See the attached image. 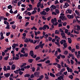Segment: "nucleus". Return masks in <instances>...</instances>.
<instances>
[{
  "label": "nucleus",
  "mask_w": 80,
  "mask_h": 80,
  "mask_svg": "<svg viewBox=\"0 0 80 80\" xmlns=\"http://www.w3.org/2000/svg\"><path fill=\"white\" fill-rule=\"evenodd\" d=\"M40 74V72H35L34 73V76L35 77H37L38 78V77H39V75Z\"/></svg>",
  "instance_id": "7ed1b4c3"
},
{
  "label": "nucleus",
  "mask_w": 80,
  "mask_h": 80,
  "mask_svg": "<svg viewBox=\"0 0 80 80\" xmlns=\"http://www.w3.org/2000/svg\"><path fill=\"white\" fill-rule=\"evenodd\" d=\"M12 47L13 48H16V46H15V43H14L12 46Z\"/></svg>",
  "instance_id": "c9c22d12"
},
{
  "label": "nucleus",
  "mask_w": 80,
  "mask_h": 80,
  "mask_svg": "<svg viewBox=\"0 0 80 80\" xmlns=\"http://www.w3.org/2000/svg\"><path fill=\"white\" fill-rule=\"evenodd\" d=\"M30 77V74H26L24 75L25 78H26V77Z\"/></svg>",
  "instance_id": "f3484780"
},
{
  "label": "nucleus",
  "mask_w": 80,
  "mask_h": 80,
  "mask_svg": "<svg viewBox=\"0 0 80 80\" xmlns=\"http://www.w3.org/2000/svg\"><path fill=\"white\" fill-rule=\"evenodd\" d=\"M4 75L6 77H9L10 75V73H7L6 74L4 73Z\"/></svg>",
  "instance_id": "f8f14e48"
},
{
  "label": "nucleus",
  "mask_w": 80,
  "mask_h": 80,
  "mask_svg": "<svg viewBox=\"0 0 80 80\" xmlns=\"http://www.w3.org/2000/svg\"><path fill=\"white\" fill-rule=\"evenodd\" d=\"M74 33H76V34H79V32L76 31V30L74 31Z\"/></svg>",
  "instance_id": "13d9d810"
},
{
  "label": "nucleus",
  "mask_w": 80,
  "mask_h": 80,
  "mask_svg": "<svg viewBox=\"0 0 80 80\" xmlns=\"http://www.w3.org/2000/svg\"><path fill=\"white\" fill-rule=\"evenodd\" d=\"M15 23V21H12L10 23V25H12L13 24H14Z\"/></svg>",
  "instance_id": "0e129e2a"
},
{
  "label": "nucleus",
  "mask_w": 80,
  "mask_h": 80,
  "mask_svg": "<svg viewBox=\"0 0 80 80\" xmlns=\"http://www.w3.org/2000/svg\"><path fill=\"white\" fill-rule=\"evenodd\" d=\"M50 8H52L53 10H55V9H56V6L54 5H52L50 7Z\"/></svg>",
  "instance_id": "4468645a"
},
{
  "label": "nucleus",
  "mask_w": 80,
  "mask_h": 80,
  "mask_svg": "<svg viewBox=\"0 0 80 80\" xmlns=\"http://www.w3.org/2000/svg\"><path fill=\"white\" fill-rule=\"evenodd\" d=\"M62 25L63 26H66L67 25V22H65L63 23Z\"/></svg>",
  "instance_id": "bf43d9fd"
},
{
  "label": "nucleus",
  "mask_w": 80,
  "mask_h": 80,
  "mask_svg": "<svg viewBox=\"0 0 80 80\" xmlns=\"http://www.w3.org/2000/svg\"><path fill=\"white\" fill-rule=\"evenodd\" d=\"M66 40H61V41H60V43L61 45H63L64 48H65L67 47V43L66 42ZM63 43L64 44H63Z\"/></svg>",
  "instance_id": "f257e3e1"
},
{
  "label": "nucleus",
  "mask_w": 80,
  "mask_h": 80,
  "mask_svg": "<svg viewBox=\"0 0 80 80\" xmlns=\"http://www.w3.org/2000/svg\"><path fill=\"white\" fill-rule=\"evenodd\" d=\"M4 23L5 25H8V24H9V23L6 21H4Z\"/></svg>",
  "instance_id": "c85d7f7f"
},
{
  "label": "nucleus",
  "mask_w": 80,
  "mask_h": 80,
  "mask_svg": "<svg viewBox=\"0 0 80 80\" xmlns=\"http://www.w3.org/2000/svg\"><path fill=\"white\" fill-rule=\"evenodd\" d=\"M40 5H41V2H39L38 3V5H37V7H38H38H40Z\"/></svg>",
  "instance_id": "4be33fe9"
},
{
  "label": "nucleus",
  "mask_w": 80,
  "mask_h": 80,
  "mask_svg": "<svg viewBox=\"0 0 80 80\" xmlns=\"http://www.w3.org/2000/svg\"><path fill=\"white\" fill-rule=\"evenodd\" d=\"M52 15H57V13L54 12H52Z\"/></svg>",
  "instance_id": "680f3d73"
},
{
  "label": "nucleus",
  "mask_w": 80,
  "mask_h": 80,
  "mask_svg": "<svg viewBox=\"0 0 80 80\" xmlns=\"http://www.w3.org/2000/svg\"><path fill=\"white\" fill-rule=\"evenodd\" d=\"M29 55H31V57H33L34 55V53H33V51H30L29 52Z\"/></svg>",
  "instance_id": "423d86ee"
},
{
  "label": "nucleus",
  "mask_w": 80,
  "mask_h": 80,
  "mask_svg": "<svg viewBox=\"0 0 80 80\" xmlns=\"http://www.w3.org/2000/svg\"><path fill=\"white\" fill-rule=\"evenodd\" d=\"M3 69L4 70V71H7V67L5 66H4L3 68Z\"/></svg>",
  "instance_id": "473e14b6"
},
{
  "label": "nucleus",
  "mask_w": 80,
  "mask_h": 80,
  "mask_svg": "<svg viewBox=\"0 0 80 80\" xmlns=\"http://www.w3.org/2000/svg\"><path fill=\"white\" fill-rule=\"evenodd\" d=\"M12 27L13 29H15V28H16V25L15 24H13L12 25Z\"/></svg>",
  "instance_id": "aec40b11"
},
{
  "label": "nucleus",
  "mask_w": 80,
  "mask_h": 80,
  "mask_svg": "<svg viewBox=\"0 0 80 80\" xmlns=\"http://www.w3.org/2000/svg\"><path fill=\"white\" fill-rule=\"evenodd\" d=\"M68 53V52L67 50L65 51H64V54L65 55H67Z\"/></svg>",
  "instance_id": "58836bf2"
},
{
  "label": "nucleus",
  "mask_w": 80,
  "mask_h": 80,
  "mask_svg": "<svg viewBox=\"0 0 80 80\" xmlns=\"http://www.w3.org/2000/svg\"><path fill=\"white\" fill-rule=\"evenodd\" d=\"M7 67V70H10V66H8Z\"/></svg>",
  "instance_id": "ea45409f"
},
{
  "label": "nucleus",
  "mask_w": 80,
  "mask_h": 80,
  "mask_svg": "<svg viewBox=\"0 0 80 80\" xmlns=\"http://www.w3.org/2000/svg\"><path fill=\"white\" fill-rule=\"evenodd\" d=\"M31 41V39L30 38H26L24 40V42H25L26 43H27L28 42H29Z\"/></svg>",
  "instance_id": "0eeeda50"
},
{
  "label": "nucleus",
  "mask_w": 80,
  "mask_h": 80,
  "mask_svg": "<svg viewBox=\"0 0 80 80\" xmlns=\"http://www.w3.org/2000/svg\"><path fill=\"white\" fill-rule=\"evenodd\" d=\"M47 14V12L44 11H43L42 12H40L41 15H46Z\"/></svg>",
  "instance_id": "9d476101"
},
{
  "label": "nucleus",
  "mask_w": 80,
  "mask_h": 80,
  "mask_svg": "<svg viewBox=\"0 0 80 80\" xmlns=\"http://www.w3.org/2000/svg\"><path fill=\"white\" fill-rule=\"evenodd\" d=\"M0 36L1 38H0V40H3L4 38V37H3V33L2 32H0Z\"/></svg>",
  "instance_id": "1a4fd4ad"
},
{
  "label": "nucleus",
  "mask_w": 80,
  "mask_h": 80,
  "mask_svg": "<svg viewBox=\"0 0 80 80\" xmlns=\"http://www.w3.org/2000/svg\"><path fill=\"white\" fill-rule=\"evenodd\" d=\"M59 56H60V57H61L62 58H65V56L64 55H61V54H59Z\"/></svg>",
  "instance_id": "412c9836"
},
{
  "label": "nucleus",
  "mask_w": 80,
  "mask_h": 80,
  "mask_svg": "<svg viewBox=\"0 0 80 80\" xmlns=\"http://www.w3.org/2000/svg\"><path fill=\"white\" fill-rule=\"evenodd\" d=\"M68 29H66L65 30V33H68Z\"/></svg>",
  "instance_id": "e2e57ef3"
},
{
  "label": "nucleus",
  "mask_w": 80,
  "mask_h": 80,
  "mask_svg": "<svg viewBox=\"0 0 80 80\" xmlns=\"http://www.w3.org/2000/svg\"><path fill=\"white\" fill-rule=\"evenodd\" d=\"M31 20H34V16H31Z\"/></svg>",
  "instance_id": "5fc2aeb1"
},
{
  "label": "nucleus",
  "mask_w": 80,
  "mask_h": 80,
  "mask_svg": "<svg viewBox=\"0 0 80 80\" xmlns=\"http://www.w3.org/2000/svg\"><path fill=\"white\" fill-rule=\"evenodd\" d=\"M16 67L15 66L14 64H13L12 65L11 67V70H14V69H15Z\"/></svg>",
  "instance_id": "a211bd4d"
},
{
  "label": "nucleus",
  "mask_w": 80,
  "mask_h": 80,
  "mask_svg": "<svg viewBox=\"0 0 80 80\" xmlns=\"http://www.w3.org/2000/svg\"><path fill=\"white\" fill-rule=\"evenodd\" d=\"M58 68H61V65L60 64H57Z\"/></svg>",
  "instance_id": "6e6d98bb"
},
{
  "label": "nucleus",
  "mask_w": 80,
  "mask_h": 80,
  "mask_svg": "<svg viewBox=\"0 0 80 80\" xmlns=\"http://www.w3.org/2000/svg\"><path fill=\"white\" fill-rule=\"evenodd\" d=\"M37 12V11H33L32 12H31V14H32L33 15V14H35V13Z\"/></svg>",
  "instance_id": "49530a36"
},
{
  "label": "nucleus",
  "mask_w": 80,
  "mask_h": 80,
  "mask_svg": "<svg viewBox=\"0 0 80 80\" xmlns=\"http://www.w3.org/2000/svg\"><path fill=\"white\" fill-rule=\"evenodd\" d=\"M67 17L69 19H71H71H73V17H74L73 14H72V15H67Z\"/></svg>",
  "instance_id": "20e7f679"
},
{
  "label": "nucleus",
  "mask_w": 80,
  "mask_h": 80,
  "mask_svg": "<svg viewBox=\"0 0 80 80\" xmlns=\"http://www.w3.org/2000/svg\"><path fill=\"white\" fill-rule=\"evenodd\" d=\"M50 8H46V12H48V11H49V10H50Z\"/></svg>",
  "instance_id": "cd10ccee"
},
{
  "label": "nucleus",
  "mask_w": 80,
  "mask_h": 80,
  "mask_svg": "<svg viewBox=\"0 0 80 80\" xmlns=\"http://www.w3.org/2000/svg\"><path fill=\"white\" fill-rule=\"evenodd\" d=\"M67 5H68V6H70V5H69V4H68L67 3H65V6H66V7H65V6H63V8H67Z\"/></svg>",
  "instance_id": "b1692460"
},
{
  "label": "nucleus",
  "mask_w": 80,
  "mask_h": 80,
  "mask_svg": "<svg viewBox=\"0 0 80 80\" xmlns=\"http://www.w3.org/2000/svg\"><path fill=\"white\" fill-rule=\"evenodd\" d=\"M13 62L12 61V62H9V65H13Z\"/></svg>",
  "instance_id": "c03bdc74"
},
{
  "label": "nucleus",
  "mask_w": 80,
  "mask_h": 80,
  "mask_svg": "<svg viewBox=\"0 0 80 80\" xmlns=\"http://www.w3.org/2000/svg\"><path fill=\"white\" fill-rule=\"evenodd\" d=\"M23 73V72H22V71H19V74L20 75H22Z\"/></svg>",
  "instance_id": "a19ab883"
},
{
  "label": "nucleus",
  "mask_w": 80,
  "mask_h": 80,
  "mask_svg": "<svg viewBox=\"0 0 80 80\" xmlns=\"http://www.w3.org/2000/svg\"><path fill=\"white\" fill-rule=\"evenodd\" d=\"M6 35V36H7V37H8V36H9V35H10V32H7Z\"/></svg>",
  "instance_id": "8fccbe9b"
},
{
  "label": "nucleus",
  "mask_w": 80,
  "mask_h": 80,
  "mask_svg": "<svg viewBox=\"0 0 80 80\" xmlns=\"http://www.w3.org/2000/svg\"><path fill=\"white\" fill-rule=\"evenodd\" d=\"M24 50H25V48H22L21 51V52L22 53V52H24Z\"/></svg>",
  "instance_id": "4d7b16f0"
},
{
  "label": "nucleus",
  "mask_w": 80,
  "mask_h": 80,
  "mask_svg": "<svg viewBox=\"0 0 80 80\" xmlns=\"http://www.w3.org/2000/svg\"><path fill=\"white\" fill-rule=\"evenodd\" d=\"M59 2H58V0H56L55 1V5H57V4H58V3H59Z\"/></svg>",
  "instance_id": "3c124183"
},
{
  "label": "nucleus",
  "mask_w": 80,
  "mask_h": 80,
  "mask_svg": "<svg viewBox=\"0 0 80 80\" xmlns=\"http://www.w3.org/2000/svg\"><path fill=\"white\" fill-rule=\"evenodd\" d=\"M50 75L51 77H55V75L51 72L50 73Z\"/></svg>",
  "instance_id": "6ab92c4d"
},
{
  "label": "nucleus",
  "mask_w": 80,
  "mask_h": 80,
  "mask_svg": "<svg viewBox=\"0 0 80 80\" xmlns=\"http://www.w3.org/2000/svg\"><path fill=\"white\" fill-rule=\"evenodd\" d=\"M66 13H69L70 14H71V13H72V10L70 9H67L66 11Z\"/></svg>",
  "instance_id": "39448f33"
},
{
  "label": "nucleus",
  "mask_w": 80,
  "mask_h": 80,
  "mask_svg": "<svg viewBox=\"0 0 80 80\" xmlns=\"http://www.w3.org/2000/svg\"><path fill=\"white\" fill-rule=\"evenodd\" d=\"M24 57H28V53H25L24 54Z\"/></svg>",
  "instance_id": "603ef678"
},
{
  "label": "nucleus",
  "mask_w": 80,
  "mask_h": 80,
  "mask_svg": "<svg viewBox=\"0 0 80 80\" xmlns=\"http://www.w3.org/2000/svg\"><path fill=\"white\" fill-rule=\"evenodd\" d=\"M33 59H29L28 60V62L30 63H32V62H33Z\"/></svg>",
  "instance_id": "dca6fc26"
},
{
  "label": "nucleus",
  "mask_w": 80,
  "mask_h": 80,
  "mask_svg": "<svg viewBox=\"0 0 80 80\" xmlns=\"http://www.w3.org/2000/svg\"><path fill=\"white\" fill-rule=\"evenodd\" d=\"M59 31L56 30L55 32V34H59Z\"/></svg>",
  "instance_id": "72a5a7b5"
},
{
  "label": "nucleus",
  "mask_w": 80,
  "mask_h": 80,
  "mask_svg": "<svg viewBox=\"0 0 80 80\" xmlns=\"http://www.w3.org/2000/svg\"><path fill=\"white\" fill-rule=\"evenodd\" d=\"M41 58H40V57H37L36 58V61H38V60H40Z\"/></svg>",
  "instance_id": "7c9ffc66"
},
{
  "label": "nucleus",
  "mask_w": 80,
  "mask_h": 80,
  "mask_svg": "<svg viewBox=\"0 0 80 80\" xmlns=\"http://www.w3.org/2000/svg\"><path fill=\"white\" fill-rule=\"evenodd\" d=\"M75 48H73L72 50H71V51L72 53H73V52H75Z\"/></svg>",
  "instance_id": "864d4df0"
},
{
  "label": "nucleus",
  "mask_w": 80,
  "mask_h": 80,
  "mask_svg": "<svg viewBox=\"0 0 80 80\" xmlns=\"http://www.w3.org/2000/svg\"><path fill=\"white\" fill-rule=\"evenodd\" d=\"M40 48V46L39 45L37 46L35 48V50H37L38 48Z\"/></svg>",
  "instance_id": "a878e982"
},
{
  "label": "nucleus",
  "mask_w": 80,
  "mask_h": 80,
  "mask_svg": "<svg viewBox=\"0 0 80 80\" xmlns=\"http://www.w3.org/2000/svg\"><path fill=\"white\" fill-rule=\"evenodd\" d=\"M20 71V68H19L18 69L16 70V71H14V72L16 74H18L19 73V72Z\"/></svg>",
  "instance_id": "6e6552de"
},
{
  "label": "nucleus",
  "mask_w": 80,
  "mask_h": 80,
  "mask_svg": "<svg viewBox=\"0 0 80 80\" xmlns=\"http://www.w3.org/2000/svg\"><path fill=\"white\" fill-rule=\"evenodd\" d=\"M73 72V70H72V69L70 68V69L69 70V72Z\"/></svg>",
  "instance_id": "338daca9"
},
{
  "label": "nucleus",
  "mask_w": 80,
  "mask_h": 80,
  "mask_svg": "<svg viewBox=\"0 0 80 80\" xmlns=\"http://www.w3.org/2000/svg\"><path fill=\"white\" fill-rule=\"evenodd\" d=\"M7 27L5 28H7V29H10V24H8L7 25Z\"/></svg>",
  "instance_id": "5701e85b"
},
{
  "label": "nucleus",
  "mask_w": 80,
  "mask_h": 80,
  "mask_svg": "<svg viewBox=\"0 0 80 80\" xmlns=\"http://www.w3.org/2000/svg\"><path fill=\"white\" fill-rule=\"evenodd\" d=\"M31 78H34L35 77V76H34V75L33 74H32L30 77Z\"/></svg>",
  "instance_id": "de8ad7c7"
},
{
  "label": "nucleus",
  "mask_w": 80,
  "mask_h": 80,
  "mask_svg": "<svg viewBox=\"0 0 80 80\" xmlns=\"http://www.w3.org/2000/svg\"><path fill=\"white\" fill-rule=\"evenodd\" d=\"M59 77L61 79H62V80H64L63 79V77H64V74H62V75L60 76Z\"/></svg>",
  "instance_id": "393cba45"
},
{
  "label": "nucleus",
  "mask_w": 80,
  "mask_h": 80,
  "mask_svg": "<svg viewBox=\"0 0 80 80\" xmlns=\"http://www.w3.org/2000/svg\"><path fill=\"white\" fill-rule=\"evenodd\" d=\"M51 22L52 23H53V25H54V24H55V22H55L53 19H52L51 20Z\"/></svg>",
  "instance_id": "a18cd8bd"
},
{
  "label": "nucleus",
  "mask_w": 80,
  "mask_h": 80,
  "mask_svg": "<svg viewBox=\"0 0 80 80\" xmlns=\"http://www.w3.org/2000/svg\"><path fill=\"white\" fill-rule=\"evenodd\" d=\"M8 58H9V56H7L6 57L4 58V60H8Z\"/></svg>",
  "instance_id": "79ce46f5"
},
{
  "label": "nucleus",
  "mask_w": 80,
  "mask_h": 80,
  "mask_svg": "<svg viewBox=\"0 0 80 80\" xmlns=\"http://www.w3.org/2000/svg\"><path fill=\"white\" fill-rule=\"evenodd\" d=\"M48 35L47 34H46L45 35H44V38H45L46 39L47 38H48Z\"/></svg>",
  "instance_id": "c756f323"
},
{
  "label": "nucleus",
  "mask_w": 80,
  "mask_h": 80,
  "mask_svg": "<svg viewBox=\"0 0 80 80\" xmlns=\"http://www.w3.org/2000/svg\"><path fill=\"white\" fill-rule=\"evenodd\" d=\"M44 45L45 43H43L41 44H39V45L41 47V48H43V46H44Z\"/></svg>",
  "instance_id": "2eb2a0df"
},
{
  "label": "nucleus",
  "mask_w": 80,
  "mask_h": 80,
  "mask_svg": "<svg viewBox=\"0 0 80 80\" xmlns=\"http://www.w3.org/2000/svg\"><path fill=\"white\" fill-rule=\"evenodd\" d=\"M50 63V61L49 60H48L45 62L46 63H47L48 64H49V63Z\"/></svg>",
  "instance_id": "e433bc0d"
},
{
  "label": "nucleus",
  "mask_w": 80,
  "mask_h": 80,
  "mask_svg": "<svg viewBox=\"0 0 80 80\" xmlns=\"http://www.w3.org/2000/svg\"><path fill=\"white\" fill-rule=\"evenodd\" d=\"M47 28V29H48L49 28V26H48V25H44L42 28L40 27L39 28V30H46Z\"/></svg>",
  "instance_id": "f03ea898"
},
{
  "label": "nucleus",
  "mask_w": 80,
  "mask_h": 80,
  "mask_svg": "<svg viewBox=\"0 0 80 80\" xmlns=\"http://www.w3.org/2000/svg\"><path fill=\"white\" fill-rule=\"evenodd\" d=\"M59 10L57 9H55V12L57 14H58V13H59Z\"/></svg>",
  "instance_id": "bb28decb"
},
{
  "label": "nucleus",
  "mask_w": 80,
  "mask_h": 80,
  "mask_svg": "<svg viewBox=\"0 0 80 80\" xmlns=\"http://www.w3.org/2000/svg\"><path fill=\"white\" fill-rule=\"evenodd\" d=\"M51 18L52 17L50 16L49 17H48L47 18L48 21H49V20H50V19H51Z\"/></svg>",
  "instance_id": "37998d69"
},
{
  "label": "nucleus",
  "mask_w": 80,
  "mask_h": 80,
  "mask_svg": "<svg viewBox=\"0 0 80 80\" xmlns=\"http://www.w3.org/2000/svg\"><path fill=\"white\" fill-rule=\"evenodd\" d=\"M28 6L29 7V8L31 10L32 9V5L31 4H29L28 5Z\"/></svg>",
  "instance_id": "f704fd0d"
},
{
  "label": "nucleus",
  "mask_w": 80,
  "mask_h": 80,
  "mask_svg": "<svg viewBox=\"0 0 80 80\" xmlns=\"http://www.w3.org/2000/svg\"><path fill=\"white\" fill-rule=\"evenodd\" d=\"M35 68L34 67H33L32 68V71L33 72H35Z\"/></svg>",
  "instance_id": "052dcab7"
},
{
  "label": "nucleus",
  "mask_w": 80,
  "mask_h": 80,
  "mask_svg": "<svg viewBox=\"0 0 80 80\" xmlns=\"http://www.w3.org/2000/svg\"><path fill=\"white\" fill-rule=\"evenodd\" d=\"M46 60H47V58H44L43 59H41L40 61H38V62H44Z\"/></svg>",
  "instance_id": "9b49d317"
},
{
  "label": "nucleus",
  "mask_w": 80,
  "mask_h": 80,
  "mask_svg": "<svg viewBox=\"0 0 80 80\" xmlns=\"http://www.w3.org/2000/svg\"><path fill=\"white\" fill-rule=\"evenodd\" d=\"M69 78H71V79H73V76L72 75H70L69 76Z\"/></svg>",
  "instance_id": "4c0bfd02"
},
{
  "label": "nucleus",
  "mask_w": 80,
  "mask_h": 80,
  "mask_svg": "<svg viewBox=\"0 0 80 80\" xmlns=\"http://www.w3.org/2000/svg\"><path fill=\"white\" fill-rule=\"evenodd\" d=\"M71 64H72V65H73V64L74 63V62H73V61L72 59H71Z\"/></svg>",
  "instance_id": "774afa93"
},
{
  "label": "nucleus",
  "mask_w": 80,
  "mask_h": 80,
  "mask_svg": "<svg viewBox=\"0 0 80 80\" xmlns=\"http://www.w3.org/2000/svg\"><path fill=\"white\" fill-rule=\"evenodd\" d=\"M13 7L11 5H9L8 6V9H10V8H12Z\"/></svg>",
  "instance_id": "2f4dec72"
},
{
  "label": "nucleus",
  "mask_w": 80,
  "mask_h": 80,
  "mask_svg": "<svg viewBox=\"0 0 80 80\" xmlns=\"http://www.w3.org/2000/svg\"><path fill=\"white\" fill-rule=\"evenodd\" d=\"M68 43H72V39H71V38H68Z\"/></svg>",
  "instance_id": "ddd939ff"
},
{
  "label": "nucleus",
  "mask_w": 80,
  "mask_h": 80,
  "mask_svg": "<svg viewBox=\"0 0 80 80\" xmlns=\"http://www.w3.org/2000/svg\"><path fill=\"white\" fill-rule=\"evenodd\" d=\"M59 31L60 32H62V33H63V31L62 30V29L60 28L59 29Z\"/></svg>",
  "instance_id": "69168bd1"
},
{
  "label": "nucleus",
  "mask_w": 80,
  "mask_h": 80,
  "mask_svg": "<svg viewBox=\"0 0 80 80\" xmlns=\"http://www.w3.org/2000/svg\"><path fill=\"white\" fill-rule=\"evenodd\" d=\"M6 17H8V16H10V14L8 12H7L6 13Z\"/></svg>",
  "instance_id": "09e8293b"
}]
</instances>
